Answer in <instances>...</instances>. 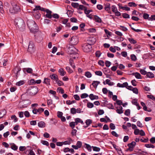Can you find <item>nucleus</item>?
Wrapping results in <instances>:
<instances>
[{"label": "nucleus", "mask_w": 155, "mask_h": 155, "mask_svg": "<svg viewBox=\"0 0 155 155\" xmlns=\"http://www.w3.org/2000/svg\"><path fill=\"white\" fill-rule=\"evenodd\" d=\"M88 96V95L86 93H83L82 94L81 96V98H85Z\"/></svg>", "instance_id": "13d9d810"}, {"label": "nucleus", "mask_w": 155, "mask_h": 155, "mask_svg": "<svg viewBox=\"0 0 155 155\" xmlns=\"http://www.w3.org/2000/svg\"><path fill=\"white\" fill-rule=\"evenodd\" d=\"M100 83V82L99 81H94L91 85H92L95 88H96L98 84Z\"/></svg>", "instance_id": "412c9836"}, {"label": "nucleus", "mask_w": 155, "mask_h": 155, "mask_svg": "<svg viewBox=\"0 0 155 155\" xmlns=\"http://www.w3.org/2000/svg\"><path fill=\"white\" fill-rule=\"evenodd\" d=\"M96 41L97 38L96 36H91L88 38L87 43L92 45L95 43Z\"/></svg>", "instance_id": "423d86ee"}, {"label": "nucleus", "mask_w": 155, "mask_h": 155, "mask_svg": "<svg viewBox=\"0 0 155 155\" xmlns=\"http://www.w3.org/2000/svg\"><path fill=\"white\" fill-rule=\"evenodd\" d=\"M128 40L131 44H134L137 43V42L136 40L132 38H129Z\"/></svg>", "instance_id": "f704fd0d"}, {"label": "nucleus", "mask_w": 155, "mask_h": 155, "mask_svg": "<svg viewBox=\"0 0 155 155\" xmlns=\"http://www.w3.org/2000/svg\"><path fill=\"white\" fill-rule=\"evenodd\" d=\"M89 97L91 100L94 99L97 100L98 99V97L97 96L94 95L92 94H91L89 95Z\"/></svg>", "instance_id": "a211bd4d"}, {"label": "nucleus", "mask_w": 155, "mask_h": 155, "mask_svg": "<svg viewBox=\"0 0 155 155\" xmlns=\"http://www.w3.org/2000/svg\"><path fill=\"white\" fill-rule=\"evenodd\" d=\"M143 17L145 19H148L149 18V15L146 13H144L143 15Z\"/></svg>", "instance_id": "6e6d98bb"}, {"label": "nucleus", "mask_w": 155, "mask_h": 155, "mask_svg": "<svg viewBox=\"0 0 155 155\" xmlns=\"http://www.w3.org/2000/svg\"><path fill=\"white\" fill-rule=\"evenodd\" d=\"M95 74L96 75L101 76L102 75V72L100 71H97L95 72Z\"/></svg>", "instance_id": "0e129e2a"}, {"label": "nucleus", "mask_w": 155, "mask_h": 155, "mask_svg": "<svg viewBox=\"0 0 155 155\" xmlns=\"http://www.w3.org/2000/svg\"><path fill=\"white\" fill-rule=\"evenodd\" d=\"M145 146L146 147L148 148H154L155 147V146L151 144H146Z\"/></svg>", "instance_id": "2f4dec72"}, {"label": "nucleus", "mask_w": 155, "mask_h": 155, "mask_svg": "<svg viewBox=\"0 0 155 155\" xmlns=\"http://www.w3.org/2000/svg\"><path fill=\"white\" fill-rule=\"evenodd\" d=\"M140 72L142 75H145L147 74V72L144 69H140Z\"/></svg>", "instance_id": "a18cd8bd"}, {"label": "nucleus", "mask_w": 155, "mask_h": 155, "mask_svg": "<svg viewBox=\"0 0 155 155\" xmlns=\"http://www.w3.org/2000/svg\"><path fill=\"white\" fill-rule=\"evenodd\" d=\"M45 12L46 13L45 15L46 17L51 19L52 18V12L51 11L49 10L48 9H46Z\"/></svg>", "instance_id": "ddd939ff"}, {"label": "nucleus", "mask_w": 155, "mask_h": 155, "mask_svg": "<svg viewBox=\"0 0 155 155\" xmlns=\"http://www.w3.org/2000/svg\"><path fill=\"white\" fill-rule=\"evenodd\" d=\"M87 107L89 108H92L94 107V104L92 103L89 102L87 103Z\"/></svg>", "instance_id": "8fccbe9b"}, {"label": "nucleus", "mask_w": 155, "mask_h": 155, "mask_svg": "<svg viewBox=\"0 0 155 155\" xmlns=\"http://www.w3.org/2000/svg\"><path fill=\"white\" fill-rule=\"evenodd\" d=\"M131 75L134 76L135 78L137 79H142V76L138 72H134L131 74Z\"/></svg>", "instance_id": "4468645a"}, {"label": "nucleus", "mask_w": 155, "mask_h": 155, "mask_svg": "<svg viewBox=\"0 0 155 155\" xmlns=\"http://www.w3.org/2000/svg\"><path fill=\"white\" fill-rule=\"evenodd\" d=\"M130 114V109H127L124 112V114L127 116H129Z\"/></svg>", "instance_id": "5fc2aeb1"}, {"label": "nucleus", "mask_w": 155, "mask_h": 155, "mask_svg": "<svg viewBox=\"0 0 155 155\" xmlns=\"http://www.w3.org/2000/svg\"><path fill=\"white\" fill-rule=\"evenodd\" d=\"M87 8L84 5H79L78 9L81 10H84V11L85 10V9H86Z\"/></svg>", "instance_id": "3c124183"}, {"label": "nucleus", "mask_w": 155, "mask_h": 155, "mask_svg": "<svg viewBox=\"0 0 155 155\" xmlns=\"http://www.w3.org/2000/svg\"><path fill=\"white\" fill-rule=\"evenodd\" d=\"M66 69L69 73L71 74L73 72V71L69 67H66Z\"/></svg>", "instance_id": "e433bc0d"}, {"label": "nucleus", "mask_w": 155, "mask_h": 155, "mask_svg": "<svg viewBox=\"0 0 155 155\" xmlns=\"http://www.w3.org/2000/svg\"><path fill=\"white\" fill-rule=\"evenodd\" d=\"M128 5L129 6L132 7L134 6L136 7L137 6V5L134 3L133 2H129L128 3Z\"/></svg>", "instance_id": "bf43d9fd"}, {"label": "nucleus", "mask_w": 155, "mask_h": 155, "mask_svg": "<svg viewBox=\"0 0 155 155\" xmlns=\"http://www.w3.org/2000/svg\"><path fill=\"white\" fill-rule=\"evenodd\" d=\"M71 6L74 8H78L79 6V4L78 3H74L72 2V3L71 4Z\"/></svg>", "instance_id": "c85d7f7f"}, {"label": "nucleus", "mask_w": 155, "mask_h": 155, "mask_svg": "<svg viewBox=\"0 0 155 155\" xmlns=\"http://www.w3.org/2000/svg\"><path fill=\"white\" fill-rule=\"evenodd\" d=\"M136 143L134 141H132L130 143H129L128 144V146H130L132 147H133V148H134V146L136 144Z\"/></svg>", "instance_id": "37998d69"}, {"label": "nucleus", "mask_w": 155, "mask_h": 155, "mask_svg": "<svg viewBox=\"0 0 155 155\" xmlns=\"http://www.w3.org/2000/svg\"><path fill=\"white\" fill-rule=\"evenodd\" d=\"M50 80L48 78H45L44 79L43 83L47 85H50Z\"/></svg>", "instance_id": "b1692460"}, {"label": "nucleus", "mask_w": 155, "mask_h": 155, "mask_svg": "<svg viewBox=\"0 0 155 155\" xmlns=\"http://www.w3.org/2000/svg\"><path fill=\"white\" fill-rule=\"evenodd\" d=\"M85 146V148L87 149V150L91 152V146L86 143H85L84 147Z\"/></svg>", "instance_id": "a878e982"}, {"label": "nucleus", "mask_w": 155, "mask_h": 155, "mask_svg": "<svg viewBox=\"0 0 155 155\" xmlns=\"http://www.w3.org/2000/svg\"><path fill=\"white\" fill-rule=\"evenodd\" d=\"M57 91L59 93H61V94L64 93V90L61 87H58L57 89Z\"/></svg>", "instance_id": "58836bf2"}, {"label": "nucleus", "mask_w": 155, "mask_h": 155, "mask_svg": "<svg viewBox=\"0 0 155 155\" xmlns=\"http://www.w3.org/2000/svg\"><path fill=\"white\" fill-rule=\"evenodd\" d=\"M29 90L30 94L31 95H35L38 92V88L37 87H31Z\"/></svg>", "instance_id": "6e6552de"}, {"label": "nucleus", "mask_w": 155, "mask_h": 155, "mask_svg": "<svg viewBox=\"0 0 155 155\" xmlns=\"http://www.w3.org/2000/svg\"><path fill=\"white\" fill-rule=\"evenodd\" d=\"M115 107L117 109L116 110L117 113L119 114H121L123 113V108L122 106H120L119 107L116 106Z\"/></svg>", "instance_id": "2eb2a0df"}, {"label": "nucleus", "mask_w": 155, "mask_h": 155, "mask_svg": "<svg viewBox=\"0 0 155 155\" xmlns=\"http://www.w3.org/2000/svg\"><path fill=\"white\" fill-rule=\"evenodd\" d=\"M132 103L133 104L135 105H138V104L137 103V100L136 99H133L132 100Z\"/></svg>", "instance_id": "69168bd1"}, {"label": "nucleus", "mask_w": 155, "mask_h": 155, "mask_svg": "<svg viewBox=\"0 0 155 155\" xmlns=\"http://www.w3.org/2000/svg\"><path fill=\"white\" fill-rule=\"evenodd\" d=\"M25 83V81L24 80L20 81L16 83L17 86H20L24 84Z\"/></svg>", "instance_id": "393cba45"}, {"label": "nucleus", "mask_w": 155, "mask_h": 155, "mask_svg": "<svg viewBox=\"0 0 155 155\" xmlns=\"http://www.w3.org/2000/svg\"><path fill=\"white\" fill-rule=\"evenodd\" d=\"M75 120H76L77 121V123H80L82 124H84L83 121L80 118H77L75 119Z\"/></svg>", "instance_id": "473e14b6"}, {"label": "nucleus", "mask_w": 155, "mask_h": 155, "mask_svg": "<svg viewBox=\"0 0 155 155\" xmlns=\"http://www.w3.org/2000/svg\"><path fill=\"white\" fill-rule=\"evenodd\" d=\"M92 123V120L91 119H87L86 120L85 123L87 125L89 126Z\"/></svg>", "instance_id": "c03bdc74"}, {"label": "nucleus", "mask_w": 155, "mask_h": 155, "mask_svg": "<svg viewBox=\"0 0 155 155\" xmlns=\"http://www.w3.org/2000/svg\"><path fill=\"white\" fill-rule=\"evenodd\" d=\"M146 75L148 78H153L154 77L153 74L151 72H147Z\"/></svg>", "instance_id": "4be33fe9"}, {"label": "nucleus", "mask_w": 155, "mask_h": 155, "mask_svg": "<svg viewBox=\"0 0 155 155\" xmlns=\"http://www.w3.org/2000/svg\"><path fill=\"white\" fill-rule=\"evenodd\" d=\"M69 63L71 66L73 68L75 69L76 67L75 65H74V61L73 60L71 59L70 58L69 59Z\"/></svg>", "instance_id": "6ab92c4d"}, {"label": "nucleus", "mask_w": 155, "mask_h": 155, "mask_svg": "<svg viewBox=\"0 0 155 155\" xmlns=\"http://www.w3.org/2000/svg\"><path fill=\"white\" fill-rule=\"evenodd\" d=\"M27 23L29 28L31 29L32 26H34L35 24H37L34 20H28Z\"/></svg>", "instance_id": "9b49d317"}, {"label": "nucleus", "mask_w": 155, "mask_h": 155, "mask_svg": "<svg viewBox=\"0 0 155 155\" xmlns=\"http://www.w3.org/2000/svg\"><path fill=\"white\" fill-rule=\"evenodd\" d=\"M12 5V7L9 9V12L11 13L15 14L20 11V8L16 4H14Z\"/></svg>", "instance_id": "20e7f679"}, {"label": "nucleus", "mask_w": 155, "mask_h": 155, "mask_svg": "<svg viewBox=\"0 0 155 155\" xmlns=\"http://www.w3.org/2000/svg\"><path fill=\"white\" fill-rule=\"evenodd\" d=\"M32 29L29 28L31 32L35 33L38 31V27L37 24L35 25L34 26H32Z\"/></svg>", "instance_id": "f8f14e48"}, {"label": "nucleus", "mask_w": 155, "mask_h": 155, "mask_svg": "<svg viewBox=\"0 0 155 155\" xmlns=\"http://www.w3.org/2000/svg\"><path fill=\"white\" fill-rule=\"evenodd\" d=\"M78 41L79 40L78 38L76 37H72L70 41V43L72 45H76L78 43Z\"/></svg>", "instance_id": "1a4fd4ad"}, {"label": "nucleus", "mask_w": 155, "mask_h": 155, "mask_svg": "<svg viewBox=\"0 0 155 155\" xmlns=\"http://www.w3.org/2000/svg\"><path fill=\"white\" fill-rule=\"evenodd\" d=\"M107 84L110 86H111L113 85L114 83L113 82L111 81L110 80L107 79Z\"/></svg>", "instance_id": "e2e57ef3"}, {"label": "nucleus", "mask_w": 155, "mask_h": 155, "mask_svg": "<svg viewBox=\"0 0 155 155\" xmlns=\"http://www.w3.org/2000/svg\"><path fill=\"white\" fill-rule=\"evenodd\" d=\"M18 21H15V25H17L20 31H24L25 30V24L24 20H17Z\"/></svg>", "instance_id": "f03ea898"}, {"label": "nucleus", "mask_w": 155, "mask_h": 155, "mask_svg": "<svg viewBox=\"0 0 155 155\" xmlns=\"http://www.w3.org/2000/svg\"><path fill=\"white\" fill-rule=\"evenodd\" d=\"M93 150L94 151L98 152L100 150V149L96 147H92Z\"/></svg>", "instance_id": "4d7b16f0"}, {"label": "nucleus", "mask_w": 155, "mask_h": 155, "mask_svg": "<svg viewBox=\"0 0 155 155\" xmlns=\"http://www.w3.org/2000/svg\"><path fill=\"white\" fill-rule=\"evenodd\" d=\"M111 9L112 11L114 13H115L116 11L117 10V8L114 5H113L112 6Z\"/></svg>", "instance_id": "338daca9"}, {"label": "nucleus", "mask_w": 155, "mask_h": 155, "mask_svg": "<svg viewBox=\"0 0 155 155\" xmlns=\"http://www.w3.org/2000/svg\"><path fill=\"white\" fill-rule=\"evenodd\" d=\"M34 16L35 18L38 19L40 18L41 14L39 13H35L34 14Z\"/></svg>", "instance_id": "c9c22d12"}, {"label": "nucleus", "mask_w": 155, "mask_h": 155, "mask_svg": "<svg viewBox=\"0 0 155 155\" xmlns=\"http://www.w3.org/2000/svg\"><path fill=\"white\" fill-rule=\"evenodd\" d=\"M57 76L56 74H52L50 76V77L51 79L54 80L56 79V77Z\"/></svg>", "instance_id": "680f3d73"}, {"label": "nucleus", "mask_w": 155, "mask_h": 155, "mask_svg": "<svg viewBox=\"0 0 155 155\" xmlns=\"http://www.w3.org/2000/svg\"><path fill=\"white\" fill-rule=\"evenodd\" d=\"M72 130L71 132V134L72 135V136H76V133L77 132V130H76L74 129H72Z\"/></svg>", "instance_id": "c756f323"}, {"label": "nucleus", "mask_w": 155, "mask_h": 155, "mask_svg": "<svg viewBox=\"0 0 155 155\" xmlns=\"http://www.w3.org/2000/svg\"><path fill=\"white\" fill-rule=\"evenodd\" d=\"M122 101L120 100H117L116 101V103H114V104L115 106L116 107V104L119 105H121L122 104Z\"/></svg>", "instance_id": "4c0bfd02"}, {"label": "nucleus", "mask_w": 155, "mask_h": 155, "mask_svg": "<svg viewBox=\"0 0 155 155\" xmlns=\"http://www.w3.org/2000/svg\"><path fill=\"white\" fill-rule=\"evenodd\" d=\"M10 144L11 145V148L12 150H16L18 149V146L14 143H10Z\"/></svg>", "instance_id": "5701e85b"}, {"label": "nucleus", "mask_w": 155, "mask_h": 155, "mask_svg": "<svg viewBox=\"0 0 155 155\" xmlns=\"http://www.w3.org/2000/svg\"><path fill=\"white\" fill-rule=\"evenodd\" d=\"M85 75L88 78H90L91 77L92 74L89 71H86L85 73Z\"/></svg>", "instance_id": "72a5a7b5"}, {"label": "nucleus", "mask_w": 155, "mask_h": 155, "mask_svg": "<svg viewBox=\"0 0 155 155\" xmlns=\"http://www.w3.org/2000/svg\"><path fill=\"white\" fill-rule=\"evenodd\" d=\"M92 46L87 43L83 44L82 45V49L83 51L86 52L91 51L92 50Z\"/></svg>", "instance_id": "7ed1b4c3"}, {"label": "nucleus", "mask_w": 155, "mask_h": 155, "mask_svg": "<svg viewBox=\"0 0 155 155\" xmlns=\"http://www.w3.org/2000/svg\"><path fill=\"white\" fill-rule=\"evenodd\" d=\"M52 17L55 19H58L59 18V16L58 14H53L52 15Z\"/></svg>", "instance_id": "052dcab7"}, {"label": "nucleus", "mask_w": 155, "mask_h": 155, "mask_svg": "<svg viewBox=\"0 0 155 155\" xmlns=\"http://www.w3.org/2000/svg\"><path fill=\"white\" fill-rule=\"evenodd\" d=\"M128 84L127 82H125L123 83L122 84L118 83L117 84V86L120 87H126L127 86Z\"/></svg>", "instance_id": "dca6fc26"}, {"label": "nucleus", "mask_w": 155, "mask_h": 155, "mask_svg": "<svg viewBox=\"0 0 155 155\" xmlns=\"http://www.w3.org/2000/svg\"><path fill=\"white\" fill-rule=\"evenodd\" d=\"M70 111L71 114H74L76 113V109L75 108H72L70 109Z\"/></svg>", "instance_id": "a19ab883"}, {"label": "nucleus", "mask_w": 155, "mask_h": 155, "mask_svg": "<svg viewBox=\"0 0 155 155\" xmlns=\"http://www.w3.org/2000/svg\"><path fill=\"white\" fill-rule=\"evenodd\" d=\"M24 113V115L26 117L28 118L30 116V113L28 111H25Z\"/></svg>", "instance_id": "49530a36"}, {"label": "nucleus", "mask_w": 155, "mask_h": 155, "mask_svg": "<svg viewBox=\"0 0 155 155\" xmlns=\"http://www.w3.org/2000/svg\"><path fill=\"white\" fill-rule=\"evenodd\" d=\"M130 57L132 60L134 61H135L137 60L136 56L134 54H131L130 55Z\"/></svg>", "instance_id": "de8ad7c7"}, {"label": "nucleus", "mask_w": 155, "mask_h": 155, "mask_svg": "<svg viewBox=\"0 0 155 155\" xmlns=\"http://www.w3.org/2000/svg\"><path fill=\"white\" fill-rule=\"evenodd\" d=\"M98 64L99 65L101 66H104V64H105L106 66H107V61H106L104 63V62L102 60H99L98 62Z\"/></svg>", "instance_id": "bb28decb"}, {"label": "nucleus", "mask_w": 155, "mask_h": 155, "mask_svg": "<svg viewBox=\"0 0 155 155\" xmlns=\"http://www.w3.org/2000/svg\"><path fill=\"white\" fill-rule=\"evenodd\" d=\"M0 12L2 13H3L4 12L2 2L1 1H0Z\"/></svg>", "instance_id": "7c9ffc66"}, {"label": "nucleus", "mask_w": 155, "mask_h": 155, "mask_svg": "<svg viewBox=\"0 0 155 155\" xmlns=\"http://www.w3.org/2000/svg\"><path fill=\"white\" fill-rule=\"evenodd\" d=\"M75 125V124L74 122H71L69 123V126L72 129L74 127Z\"/></svg>", "instance_id": "864d4df0"}, {"label": "nucleus", "mask_w": 155, "mask_h": 155, "mask_svg": "<svg viewBox=\"0 0 155 155\" xmlns=\"http://www.w3.org/2000/svg\"><path fill=\"white\" fill-rule=\"evenodd\" d=\"M58 72L60 73V75L62 76H64L66 74V72L64 71L63 68H60L58 70Z\"/></svg>", "instance_id": "aec40b11"}, {"label": "nucleus", "mask_w": 155, "mask_h": 155, "mask_svg": "<svg viewBox=\"0 0 155 155\" xmlns=\"http://www.w3.org/2000/svg\"><path fill=\"white\" fill-rule=\"evenodd\" d=\"M108 92V96L109 98H112L113 101H115L117 99V96L116 95H113L112 92L109 90H107V92Z\"/></svg>", "instance_id": "9d476101"}, {"label": "nucleus", "mask_w": 155, "mask_h": 155, "mask_svg": "<svg viewBox=\"0 0 155 155\" xmlns=\"http://www.w3.org/2000/svg\"><path fill=\"white\" fill-rule=\"evenodd\" d=\"M41 143L43 145H46L47 147H48L49 146V143L46 140H41Z\"/></svg>", "instance_id": "ea45409f"}, {"label": "nucleus", "mask_w": 155, "mask_h": 155, "mask_svg": "<svg viewBox=\"0 0 155 155\" xmlns=\"http://www.w3.org/2000/svg\"><path fill=\"white\" fill-rule=\"evenodd\" d=\"M67 47L68 48L67 51L69 54H78V50L72 45H69L67 46Z\"/></svg>", "instance_id": "f257e3e1"}, {"label": "nucleus", "mask_w": 155, "mask_h": 155, "mask_svg": "<svg viewBox=\"0 0 155 155\" xmlns=\"http://www.w3.org/2000/svg\"><path fill=\"white\" fill-rule=\"evenodd\" d=\"M32 71V69L31 68H28L26 69V72L28 73L31 74Z\"/></svg>", "instance_id": "774afa93"}, {"label": "nucleus", "mask_w": 155, "mask_h": 155, "mask_svg": "<svg viewBox=\"0 0 155 155\" xmlns=\"http://www.w3.org/2000/svg\"><path fill=\"white\" fill-rule=\"evenodd\" d=\"M77 146L79 148H81L82 145V142L80 141H77L76 143Z\"/></svg>", "instance_id": "09e8293b"}, {"label": "nucleus", "mask_w": 155, "mask_h": 155, "mask_svg": "<svg viewBox=\"0 0 155 155\" xmlns=\"http://www.w3.org/2000/svg\"><path fill=\"white\" fill-rule=\"evenodd\" d=\"M38 126L41 128H43L45 127L46 124L43 121H41L38 123Z\"/></svg>", "instance_id": "f3484780"}, {"label": "nucleus", "mask_w": 155, "mask_h": 155, "mask_svg": "<svg viewBox=\"0 0 155 155\" xmlns=\"http://www.w3.org/2000/svg\"><path fill=\"white\" fill-rule=\"evenodd\" d=\"M35 50V45L33 42L30 41L28 48L27 50L30 53H33Z\"/></svg>", "instance_id": "39448f33"}, {"label": "nucleus", "mask_w": 155, "mask_h": 155, "mask_svg": "<svg viewBox=\"0 0 155 155\" xmlns=\"http://www.w3.org/2000/svg\"><path fill=\"white\" fill-rule=\"evenodd\" d=\"M13 71L14 73V76L15 78L16 79H17L19 75L20 71H21V68L19 67H16L13 69Z\"/></svg>", "instance_id": "0eeeda50"}, {"label": "nucleus", "mask_w": 155, "mask_h": 155, "mask_svg": "<svg viewBox=\"0 0 155 155\" xmlns=\"http://www.w3.org/2000/svg\"><path fill=\"white\" fill-rule=\"evenodd\" d=\"M122 16L124 18H130L129 15L127 13L123 14Z\"/></svg>", "instance_id": "603ef678"}, {"label": "nucleus", "mask_w": 155, "mask_h": 155, "mask_svg": "<svg viewBox=\"0 0 155 155\" xmlns=\"http://www.w3.org/2000/svg\"><path fill=\"white\" fill-rule=\"evenodd\" d=\"M6 114V110L5 109H2L0 110V116H2L4 114V116Z\"/></svg>", "instance_id": "79ce46f5"}, {"label": "nucleus", "mask_w": 155, "mask_h": 155, "mask_svg": "<svg viewBox=\"0 0 155 155\" xmlns=\"http://www.w3.org/2000/svg\"><path fill=\"white\" fill-rule=\"evenodd\" d=\"M72 139L69 138V140H66L64 142H63V144L64 145H66V144H68L69 145L71 143V141H72Z\"/></svg>", "instance_id": "cd10ccee"}]
</instances>
